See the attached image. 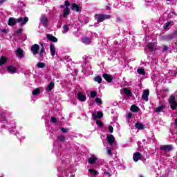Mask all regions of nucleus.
Masks as SVG:
<instances>
[{
	"mask_svg": "<svg viewBox=\"0 0 177 177\" xmlns=\"http://www.w3.org/2000/svg\"><path fill=\"white\" fill-rule=\"evenodd\" d=\"M137 73L140 75H146V71L143 68H138Z\"/></svg>",
	"mask_w": 177,
	"mask_h": 177,
	"instance_id": "obj_29",
	"label": "nucleus"
},
{
	"mask_svg": "<svg viewBox=\"0 0 177 177\" xmlns=\"http://www.w3.org/2000/svg\"><path fill=\"white\" fill-rule=\"evenodd\" d=\"M171 23L172 22L171 21L166 22L165 26H163V28H165V30H167V28H168V27L171 26Z\"/></svg>",
	"mask_w": 177,
	"mask_h": 177,
	"instance_id": "obj_37",
	"label": "nucleus"
},
{
	"mask_svg": "<svg viewBox=\"0 0 177 177\" xmlns=\"http://www.w3.org/2000/svg\"><path fill=\"white\" fill-rule=\"evenodd\" d=\"M77 99H78L80 102H86V96L81 91L77 93Z\"/></svg>",
	"mask_w": 177,
	"mask_h": 177,
	"instance_id": "obj_11",
	"label": "nucleus"
},
{
	"mask_svg": "<svg viewBox=\"0 0 177 177\" xmlns=\"http://www.w3.org/2000/svg\"><path fill=\"white\" fill-rule=\"evenodd\" d=\"M123 92H124V93H125L129 97L132 96V92L130 91L129 88H127V87L124 88H123Z\"/></svg>",
	"mask_w": 177,
	"mask_h": 177,
	"instance_id": "obj_22",
	"label": "nucleus"
},
{
	"mask_svg": "<svg viewBox=\"0 0 177 177\" xmlns=\"http://www.w3.org/2000/svg\"><path fill=\"white\" fill-rule=\"evenodd\" d=\"M44 55H46V52L45 51L44 47L41 48L39 52V57H44Z\"/></svg>",
	"mask_w": 177,
	"mask_h": 177,
	"instance_id": "obj_26",
	"label": "nucleus"
},
{
	"mask_svg": "<svg viewBox=\"0 0 177 177\" xmlns=\"http://www.w3.org/2000/svg\"><path fill=\"white\" fill-rule=\"evenodd\" d=\"M168 2L171 1V0H167Z\"/></svg>",
	"mask_w": 177,
	"mask_h": 177,
	"instance_id": "obj_56",
	"label": "nucleus"
},
{
	"mask_svg": "<svg viewBox=\"0 0 177 177\" xmlns=\"http://www.w3.org/2000/svg\"><path fill=\"white\" fill-rule=\"evenodd\" d=\"M50 122H52L53 124H56L57 122V119L53 116L51 117Z\"/></svg>",
	"mask_w": 177,
	"mask_h": 177,
	"instance_id": "obj_40",
	"label": "nucleus"
},
{
	"mask_svg": "<svg viewBox=\"0 0 177 177\" xmlns=\"http://www.w3.org/2000/svg\"><path fill=\"white\" fill-rule=\"evenodd\" d=\"M82 42L86 45H89L91 44V39L89 37H84L82 39Z\"/></svg>",
	"mask_w": 177,
	"mask_h": 177,
	"instance_id": "obj_24",
	"label": "nucleus"
},
{
	"mask_svg": "<svg viewBox=\"0 0 177 177\" xmlns=\"http://www.w3.org/2000/svg\"><path fill=\"white\" fill-rule=\"evenodd\" d=\"M95 102L97 103V104H102V100L99 97L95 98Z\"/></svg>",
	"mask_w": 177,
	"mask_h": 177,
	"instance_id": "obj_45",
	"label": "nucleus"
},
{
	"mask_svg": "<svg viewBox=\"0 0 177 177\" xmlns=\"http://www.w3.org/2000/svg\"><path fill=\"white\" fill-rule=\"evenodd\" d=\"M60 129H61V131L63 132V133H67L68 132V130L64 127H62Z\"/></svg>",
	"mask_w": 177,
	"mask_h": 177,
	"instance_id": "obj_44",
	"label": "nucleus"
},
{
	"mask_svg": "<svg viewBox=\"0 0 177 177\" xmlns=\"http://www.w3.org/2000/svg\"><path fill=\"white\" fill-rule=\"evenodd\" d=\"M130 110L132 113H139L140 109L138 106L133 104L131 105Z\"/></svg>",
	"mask_w": 177,
	"mask_h": 177,
	"instance_id": "obj_15",
	"label": "nucleus"
},
{
	"mask_svg": "<svg viewBox=\"0 0 177 177\" xmlns=\"http://www.w3.org/2000/svg\"><path fill=\"white\" fill-rule=\"evenodd\" d=\"M140 177H144L143 176H140Z\"/></svg>",
	"mask_w": 177,
	"mask_h": 177,
	"instance_id": "obj_57",
	"label": "nucleus"
},
{
	"mask_svg": "<svg viewBox=\"0 0 177 177\" xmlns=\"http://www.w3.org/2000/svg\"><path fill=\"white\" fill-rule=\"evenodd\" d=\"M104 175H108L109 177L111 176V174L110 173H109L108 171H105L104 173Z\"/></svg>",
	"mask_w": 177,
	"mask_h": 177,
	"instance_id": "obj_51",
	"label": "nucleus"
},
{
	"mask_svg": "<svg viewBox=\"0 0 177 177\" xmlns=\"http://www.w3.org/2000/svg\"><path fill=\"white\" fill-rule=\"evenodd\" d=\"M50 52L51 53V56H55L56 55V48H55V44H50Z\"/></svg>",
	"mask_w": 177,
	"mask_h": 177,
	"instance_id": "obj_14",
	"label": "nucleus"
},
{
	"mask_svg": "<svg viewBox=\"0 0 177 177\" xmlns=\"http://www.w3.org/2000/svg\"><path fill=\"white\" fill-rule=\"evenodd\" d=\"M46 37L49 41H51V42H57V38H56V37L50 34H47Z\"/></svg>",
	"mask_w": 177,
	"mask_h": 177,
	"instance_id": "obj_17",
	"label": "nucleus"
},
{
	"mask_svg": "<svg viewBox=\"0 0 177 177\" xmlns=\"http://www.w3.org/2000/svg\"><path fill=\"white\" fill-rule=\"evenodd\" d=\"M149 95H150V91H149V89H145L142 92V95L141 98L145 102H149Z\"/></svg>",
	"mask_w": 177,
	"mask_h": 177,
	"instance_id": "obj_6",
	"label": "nucleus"
},
{
	"mask_svg": "<svg viewBox=\"0 0 177 177\" xmlns=\"http://www.w3.org/2000/svg\"><path fill=\"white\" fill-rule=\"evenodd\" d=\"M40 23L45 28H48V27H49V21L48 20V17L45 15L41 16Z\"/></svg>",
	"mask_w": 177,
	"mask_h": 177,
	"instance_id": "obj_3",
	"label": "nucleus"
},
{
	"mask_svg": "<svg viewBox=\"0 0 177 177\" xmlns=\"http://www.w3.org/2000/svg\"><path fill=\"white\" fill-rule=\"evenodd\" d=\"M28 22V17H25L24 19L22 17L15 19V17H10L8 19V26H11L13 27V26H15L17 23H21V26H24L27 24Z\"/></svg>",
	"mask_w": 177,
	"mask_h": 177,
	"instance_id": "obj_1",
	"label": "nucleus"
},
{
	"mask_svg": "<svg viewBox=\"0 0 177 177\" xmlns=\"http://www.w3.org/2000/svg\"><path fill=\"white\" fill-rule=\"evenodd\" d=\"M102 77L104 78V80H106V82H113V81H114V78L113 77V76L111 75H109L107 73H104L102 75Z\"/></svg>",
	"mask_w": 177,
	"mask_h": 177,
	"instance_id": "obj_8",
	"label": "nucleus"
},
{
	"mask_svg": "<svg viewBox=\"0 0 177 177\" xmlns=\"http://www.w3.org/2000/svg\"><path fill=\"white\" fill-rule=\"evenodd\" d=\"M72 177H74V176H71Z\"/></svg>",
	"mask_w": 177,
	"mask_h": 177,
	"instance_id": "obj_58",
	"label": "nucleus"
},
{
	"mask_svg": "<svg viewBox=\"0 0 177 177\" xmlns=\"http://www.w3.org/2000/svg\"><path fill=\"white\" fill-rule=\"evenodd\" d=\"M92 117H93V119L94 120H97V118L99 120H100V118H103V112L102 111H97V115H96V113H92Z\"/></svg>",
	"mask_w": 177,
	"mask_h": 177,
	"instance_id": "obj_10",
	"label": "nucleus"
},
{
	"mask_svg": "<svg viewBox=\"0 0 177 177\" xmlns=\"http://www.w3.org/2000/svg\"><path fill=\"white\" fill-rule=\"evenodd\" d=\"M154 45H155L154 43H149V44H148V48L149 49V50H150L151 52H152V50H153V49H154Z\"/></svg>",
	"mask_w": 177,
	"mask_h": 177,
	"instance_id": "obj_34",
	"label": "nucleus"
},
{
	"mask_svg": "<svg viewBox=\"0 0 177 177\" xmlns=\"http://www.w3.org/2000/svg\"><path fill=\"white\" fill-rule=\"evenodd\" d=\"M41 93V89L39 88H37L32 91V94L33 96H38Z\"/></svg>",
	"mask_w": 177,
	"mask_h": 177,
	"instance_id": "obj_25",
	"label": "nucleus"
},
{
	"mask_svg": "<svg viewBox=\"0 0 177 177\" xmlns=\"http://www.w3.org/2000/svg\"><path fill=\"white\" fill-rule=\"evenodd\" d=\"M108 131L110 133H113V132H114V128H113V126H109Z\"/></svg>",
	"mask_w": 177,
	"mask_h": 177,
	"instance_id": "obj_43",
	"label": "nucleus"
},
{
	"mask_svg": "<svg viewBox=\"0 0 177 177\" xmlns=\"http://www.w3.org/2000/svg\"><path fill=\"white\" fill-rule=\"evenodd\" d=\"M96 161H97V158H96L95 156H93L88 159V164H91V165H93V164H95Z\"/></svg>",
	"mask_w": 177,
	"mask_h": 177,
	"instance_id": "obj_16",
	"label": "nucleus"
},
{
	"mask_svg": "<svg viewBox=\"0 0 177 177\" xmlns=\"http://www.w3.org/2000/svg\"><path fill=\"white\" fill-rule=\"evenodd\" d=\"M6 2V0H0V5H2V3H5Z\"/></svg>",
	"mask_w": 177,
	"mask_h": 177,
	"instance_id": "obj_52",
	"label": "nucleus"
},
{
	"mask_svg": "<svg viewBox=\"0 0 177 177\" xmlns=\"http://www.w3.org/2000/svg\"><path fill=\"white\" fill-rule=\"evenodd\" d=\"M55 88V82H50V84L47 86L48 92H52V89Z\"/></svg>",
	"mask_w": 177,
	"mask_h": 177,
	"instance_id": "obj_21",
	"label": "nucleus"
},
{
	"mask_svg": "<svg viewBox=\"0 0 177 177\" xmlns=\"http://www.w3.org/2000/svg\"><path fill=\"white\" fill-rule=\"evenodd\" d=\"M97 95V93L96 91H91L90 96L92 97V99L95 98V97Z\"/></svg>",
	"mask_w": 177,
	"mask_h": 177,
	"instance_id": "obj_39",
	"label": "nucleus"
},
{
	"mask_svg": "<svg viewBox=\"0 0 177 177\" xmlns=\"http://www.w3.org/2000/svg\"><path fill=\"white\" fill-rule=\"evenodd\" d=\"M6 62H8V59L5 57H1L0 58V66H3V64H6Z\"/></svg>",
	"mask_w": 177,
	"mask_h": 177,
	"instance_id": "obj_28",
	"label": "nucleus"
},
{
	"mask_svg": "<svg viewBox=\"0 0 177 177\" xmlns=\"http://www.w3.org/2000/svg\"><path fill=\"white\" fill-rule=\"evenodd\" d=\"M133 160L135 162H138L139 160H142V153L140 152H135L133 154Z\"/></svg>",
	"mask_w": 177,
	"mask_h": 177,
	"instance_id": "obj_9",
	"label": "nucleus"
},
{
	"mask_svg": "<svg viewBox=\"0 0 177 177\" xmlns=\"http://www.w3.org/2000/svg\"><path fill=\"white\" fill-rule=\"evenodd\" d=\"M89 172H91V174H92L93 175H97V171L93 169H90Z\"/></svg>",
	"mask_w": 177,
	"mask_h": 177,
	"instance_id": "obj_41",
	"label": "nucleus"
},
{
	"mask_svg": "<svg viewBox=\"0 0 177 177\" xmlns=\"http://www.w3.org/2000/svg\"><path fill=\"white\" fill-rule=\"evenodd\" d=\"M107 142L109 145H113V144L115 142V138L112 134L108 135L106 137Z\"/></svg>",
	"mask_w": 177,
	"mask_h": 177,
	"instance_id": "obj_12",
	"label": "nucleus"
},
{
	"mask_svg": "<svg viewBox=\"0 0 177 177\" xmlns=\"http://www.w3.org/2000/svg\"><path fill=\"white\" fill-rule=\"evenodd\" d=\"M16 55L18 57H21V58H23L24 57V53L23 52V49L21 48H18L16 51Z\"/></svg>",
	"mask_w": 177,
	"mask_h": 177,
	"instance_id": "obj_18",
	"label": "nucleus"
},
{
	"mask_svg": "<svg viewBox=\"0 0 177 177\" xmlns=\"http://www.w3.org/2000/svg\"><path fill=\"white\" fill-rule=\"evenodd\" d=\"M175 102H176V99L175 98V97L174 95H171L169 98V104L171 103H175Z\"/></svg>",
	"mask_w": 177,
	"mask_h": 177,
	"instance_id": "obj_31",
	"label": "nucleus"
},
{
	"mask_svg": "<svg viewBox=\"0 0 177 177\" xmlns=\"http://www.w3.org/2000/svg\"><path fill=\"white\" fill-rule=\"evenodd\" d=\"M111 16L109 15H104V14H95V19L97 20V23H102L104 21V20H109L111 19Z\"/></svg>",
	"mask_w": 177,
	"mask_h": 177,
	"instance_id": "obj_2",
	"label": "nucleus"
},
{
	"mask_svg": "<svg viewBox=\"0 0 177 177\" xmlns=\"http://www.w3.org/2000/svg\"><path fill=\"white\" fill-rule=\"evenodd\" d=\"M64 5H65V6H66V8H68V6H70V1H65V2H64Z\"/></svg>",
	"mask_w": 177,
	"mask_h": 177,
	"instance_id": "obj_48",
	"label": "nucleus"
},
{
	"mask_svg": "<svg viewBox=\"0 0 177 177\" xmlns=\"http://www.w3.org/2000/svg\"><path fill=\"white\" fill-rule=\"evenodd\" d=\"M168 50V46L164 45L162 47V52H167Z\"/></svg>",
	"mask_w": 177,
	"mask_h": 177,
	"instance_id": "obj_46",
	"label": "nucleus"
},
{
	"mask_svg": "<svg viewBox=\"0 0 177 177\" xmlns=\"http://www.w3.org/2000/svg\"><path fill=\"white\" fill-rule=\"evenodd\" d=\"M0 117H1V118H3V121H5V113L1 112L0 113Z\"/></svg>",
	"mask_w": 177,
	"mask_h": 177,
	"instance_id": "obj_47",
	"label": "nucleus"
},
{
	"mask_svg": "<svg viewBox=\"0 0 177 177\" xmlns=\"http://www.w3.org/2000/svg\"><path fill=\"white\" fill-rule=\"evenodd\" d=\"M164 109H165V105L162 104V105L158 106V108H156L155 111L156 113H162V111H164Z\"/></svg>",
	"mask_w": 177,
	"mask_h": 177,
	"instance_id": "obj_23",
	"label": "nucleus"
},
{
	"mask_svg": "<svg viewBox=\"0 0 177 177\" xmlns=\"http://www.w3.org/2000/svg\"><path fill=\"white\" fill-rule=\"evenodd\" d=\"M40 45H41V48H44V46L45 45V43H41V44H40Z\"/></svg>",
	"mask_w": 177,
	"mask_h": 177,
	"instance_id": "obj_53",
	"label": "nucleus"
},
{
	"mask_svg": "<svg viewBox=\"0 0 177 177\" xmlns=\"http://www.w3.org/2000/svg\"><path fill=\"white\" fill-rule=\"evenodd\" d=\"M58 140L59 142H64L66 140V137L63 135L58 137Z\"/></svg>",
	"mask_w": 177,
	"mask_h": 177,
	"instance_id": "obj_36",
	"label": "nucleus"
},
{
	"mask_svg": "<svg viewBox=\"0 0 177 177\" xmlns=\"http://www.w3.org/2000/svg\"><path fill=\"white\" fill-rule=\"evenodd\" d=\"M60 8H64V6L60 5Z\"/></svg>",
	"mask_w": 177,
	"mask_h": 177,
	"instance_id": "obj_54",
	"label": "nucleus"
},
{
	"mask_svg": "<svg viewBox=\"0 0 177 177\" xmlns=\"http://www.w3.org/2000/svg\"><path fill=\"white\" fill-rule=\"evenodd\" d=\"M69 15H70V8L66 7L64 9L63 16L64 17H66V16H68Z\"/></svg>",
	"mask_w": 177,
	"mask_h": 177,
	"instance_id": "obj_27",
	"label": "nucleus"
},
{
	"mask_svg": "<svg viewBox=\"0 0 177 177\" xmlns=\"http://www.w3.org/2000/svg\"><path fill=\"white\" fill-rule=\"evenodd\" d=\"M128 118H132L133 117V114L131 112H129L127 115Z\"/></svg>",
	"mask_w": 177,
	"mask_h": 177,
	"instance_id": "obj_49",
	"label": "nucleus"
},
{
	"mask_svg": "<svg viewBox=\"0 0 177 177\" xmlns=\"http://www.w3.org/2000/svg\"><path fill=\"white\" fill-rule=\"evenodd\" d=\"M177 107V102H172L171 104H170V109H171V110H175Z\"/></svg>",
	"mask_w": 177,
	"mask_h": 177,
	"instance_id": "obj_35",
	"label": "nucleus"
},
{
	"mask_svg": "<svg viewBox=\"0 0 177 177\" xmlns=\"http://www.w3.org/2000/svg\"><path fill=\"white\" fill-rule=\"evenodd\" d=\"M176 35H177V30H174V32L170 35H166L165 36H162V41H172V39H174V37H176Z\"/></svg>",
	"mask_w": 177,
	"mask_h": 177,
	"instance_id": "obj_4",
	"label": "nucleus"
},
{
	"mask_svg": "<svg viewBox=\"0 0 177 177\" xmlns=\"http://www.w3.org/2000/svg\"><path fill=\"white\" fill-rule=\"evenodd\" d=\"M7 71L10 73V74H16L17 73V68H15V66L10 65L7 66Z\"/></svg>",
	"mask_w": 177,
	"mask_h": 177,
	"instance_id": "obj_13",
	"label": "nucleus"
},
{
	"mask_svg": "<svg viewBox=\"0 0 177 177\" xmlns=\"http://www.w3.org/2000/svg\"><path fill=\"white\" fill-rule=\"evenodd\" d=\"M22 33H23V29L20 28L17 31L15 32V35L16 37H19V35H21Z\"/></svg>",
	"mask_w": 177,
	"mask_h": 177,
	"instance_id": "obj_33",
	"label": "nucleus"
},
{
	"mask_svg": "<svg viewBox=\"0 0 177 177\" xmlns=\"http://www.w3.org/2000/svg\"><path fill=\"white\" fill-rule=\"evenodd\" d=\"M30 52H32L34 56H35L36 55H38L39 52V45L37 44H33L30 48Z\"/></svg>",
	"mask_w": 177,
	"mask_h": 177,
	"instance_id": "obj_5",
	"label": "nucleus"
},
{
	"mask_svg": "<svg viewBox=\"0 0 177 177\" xmlns=\"http://www.w3.org/2000/svg\"><path fill=\"white\" fill-rule=\"evenodd\" d=\"M2 32H6V30H5V29L3 30H2Z\"/></svg>",
	"mask_w": 177,
	"mask_h": 177,
	"instance_id": "obj_55",
	"label": "nucleus"
},
{
	"mask_svg": "<svg viewBox=\"0 0 177 177\" xmlns=\"http://www.w3.org/2000/svg\"><path fill=\"white\" fill-rule=\"evenodd\" d=\"M94 81L95 82H98L99 84H102V77L100 75L95 77Z\"/></svg>",
	"mask_w": 177,
	"mask_h": 177,
	"instance_id": "obj_30",
	"label": "nucleus"
},
{
	"mask_svg": "<svg viewBox=\"0 0 177 177\" xmlns=\"http://www.w3.org/2000/svg\"><path fill=\"white\" fill-rule=\"evenodd\" d=\"M37 67L39 68H45V67H46V64H45L44 62H38Z\"/></svg>",
	"mask_w": 177,
	"mask_h": 177,
	"instance_id": "obj_32",
	"label": "nucleus"
},
{
	"mask_svg": "<svg viewBox=\"0 0 177 177\" xmlns=\"http://www.w3.org/2000/svg\"><path fill=\"white\" fill-rule=\"evenodd\" d=\"M160 150H162L163 151H166V153H169V151H172L174 150V147H172V145H162L160 147Z\"/></svg>",
	"mask_w": 177,
	"mask_h": 177,
	"instance_id": "obj_7",
	"label": "nucleus"
},
{
	"mask_svg": "<svg viewBox=\"0 0 177 177\" xmlns=\"http://www.w3.org/2000/svg\"><path fill=\"white\" fill-rule=\"evenodd\" d=\"M96 124L100 127H103V122H102V120H97Z\"/></svg>",
	"mask_w": 177,
	"mask_h": 177,
	"instance_id": "obj_42",
	"label": "nucleus"
},
{
	"mask_svg": "<svg viewBox=\"0 0 177 177\" xmlns=\"http://www.w3.org/2000/svg\"><path fill=\"white\" fill-rule=\"evenodd\" d=\"M135 127L136 128V129H138L139 131H142V130L145 129V125H143V124H142L140 122L136 123Z\"/></svg>",
	"mask_w": 177,
	"mask_h": 177,
	"instance_id": "obj_19",
	"label": "nucleus"
},
{
	"mask_svg": "<svg viewBox=\"0 0 177 177\" xmlns=\"http://www.w3.org/2000/svg\"><path fill=\"white\" fill-rule=\"evenodd\" d=\"M72 10H75L76 12H81V8L80 6L77 5V3H73L71 7Z\"/></svg>",
	"mask_w": 177,
	"mask_h": 177,
	"instance_id": "obj_20",
	"label": "nucleus"
},
{
	"mask_svg": "<svg viewBox=\"0 0 177 177\" xmlns=\"http://www.w3.org/2000/svg\"><path fill=\"white\" fill-rule=\"evenodd\" d=\"M63 30H64V33L68 32V30H69L68 26H67V25H64V26H63Z\"/></svg>",
	"mask_w": 177,
	"mask_h": 177,
	"instance_id": "obj_38",
	"label": "nucleus"
},
{
	"mask_svg": "<svg viewBox=\"0 0 177 177\" xmlns=\"http://www.w3.org/2000/svg\"><path fill=\"white\" fill-rule=\"evenodd\" d=\"M108 154L109 156H113V152H111V149H108Z\"/></svg>",
	"mask_w": 177,
	"mask_h": 177,
	"instance_id": "obj_50",
	"label": "nucleus"
}]
</instances>
